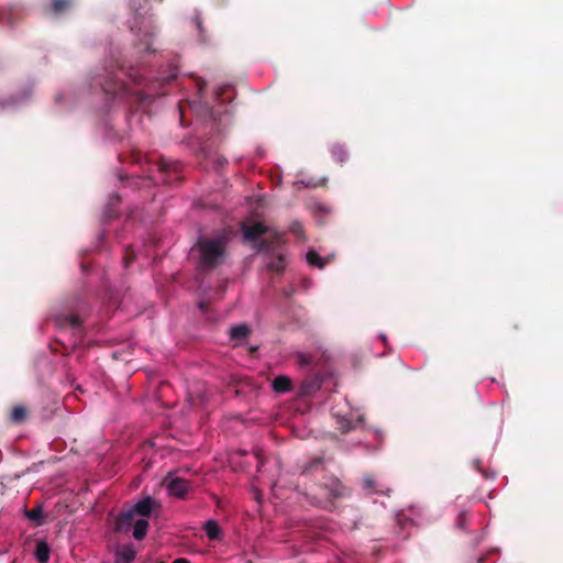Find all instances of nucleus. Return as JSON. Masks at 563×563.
Listing matches in <instances>:
<instances>
[{"label":"nucleus","instance_id":"21","mask_svg":"<svg viewBox=\"0 0 563 563\" xmlns=\"http://www.w3.org/2000/svg\"><path fill=\"white\" fill-rule=\"evenodd\" d=\"M307 262L318 268H324L327 261L322 258L316 251L310 250L306 255Z\"/></svg>","mask_w":563,"mask_h":563},{"label":"nucleus","instance_id":"2","mask_svg":"<svg viewBox=\"0 0 563 563\" xmlns=\"http://www.w3.org/2000/svg\"><path fill=\"white\" fill-rule=\"evenodd\" d=\"M104 71V78L99 82L103 92L106 95L120 98L126 96L129 93V89L118 74V71H121V66H118L117 70H114L113 67L106 68Z\"/></svg>","mask_w":563,"mask_h":563},{"label":"nucleus","instance_id":"35","mask_svg":"<svg viewBox=\"0 0 563 563\" xmlns=\"http://www.w3.org/2000/svg\"><path fill=\"white\" fill-rule=\"evenodd\" d=\"M474 466L476 470L481 471V462L478 460L474 461Z\"/></svg>","mask_w":563,"mask_h":563},{"label":"nucleus","instance_id":"27","mask_svg":"<svg viewBox=\"0 0 563 563\" xmlns=\"http://www.w3.org/2000/svg\"><path fill=\"white\" fill-rule=\"evenodd\" d=\"M338 429L342 432V433H347L350 432L351 430H353L355 428V426L352 423L351 420L346 419V418H342L338 421Z\"/></svg>","mask_w":563,"mask_h":563},{"label":"nucleus","instance_id":"19","mask_svg":"<svg viewBox=\"0 0 563 563\" xmlns=\"http://www.w3.org/2000/svg\"><path fill=\"white\" fill-rule=\"evenodd\" d=\"M205 531L210 540L220 539L221 529L216 520H208L205 523Z\"/></svg>","mask_w":563,"mask_h":563},{"label":"nucleus","instance_id":"18","mask_svg":"<svg viewBox=\"0 0 563 563\" xmlns=\"http://www.w3.org/2000/svg\"><path fill=\"white\" fill-rule=\"evenodd\" d=\"M73 5V0H52L51 12L60 15L67 12Z\"/></svg>","mask_w":563,"mask_h":563},{"label":"nucleus","instance_id":"30","mask_svg":"<svg viewBox=\"0 0 563 563\" xmlns=\"http://www.w3.org/2000/svg\"><path fill=\"white\" fill-rule=\"evenodd\" d=\"M136 97H137V100L140 101V103H144V102H146V101H147L152 96L140 91V92H136Z\"/></svg>","mask_w":563,"mask_h":563},{"label":"nucleus","instance_id":"25","mask_svg":"<svg viewBox=\"0 0 563 563\" xmlns=\"http://www.w3.org/2000/svg\"><path fill=\"white\" fill-rule=\"evenodd\" d=\"M320 388V383L317 379L306 380L302 383L301 393L311 396Z\"/></svg>","mask_w":563,"mask_h":563},{"label":"nucleus","instance_id":"13","mask_svg":"<svg viewBox=\"0 0 563 563\" xmlns=\"http://www.w3.org/2000/svg\"><path fill=\"white\" fill-rule=\"evenodd\" d=\"M51 549L45 540H40L36 543L34 556L38 563H47L49 560Z\"/></svg>","mask_w":563,"mask_h":563},{"label":"nucleus","instance_id":"14","mask_svg":"<svg viewBox=\"0 0 563 563\" xmlns=\"http://www.w3.org/2000/svg\"><path fill=\"white\" fill-rule=\"evenodd\" d=\"M148 520L147 518H139L136 519V521L134 522V526H133V537L135 540H143L146 534H147V530H148Z\"/></svg>","mask_w":563,"mask_h":563},{"label":"nucleus","instance_id":"11","mask_svg":"<svg viewBox=\"0 0 563 563\" xmlns=\"http://www.w3.org/2000/svg\"><path fill=\"white\" fill-rule=\"evenodd\" d=\"M324 460L322 456H318L312 459L311 461L303 462L298 465V470L301 475H310L313 472L321 470L323 466Z\"/></svg>","mask_w":563,"mask_h":563},{"label":"nucleus","instance_id":"23","mask_svg":"<svg viewBox=\"0 0 563 563\" xmlns=\"http://www.w3.org/2000/svg\"><path fill=\"white\" fill-rule=\"evenodd\" d=\"M250 330L245 324H239L231 328L230 334L232 340H242L245 339L249 334Z\"/></svg>","mask_w":563,"mask_h":563},{"label":"nucleus","instance_id":"4","mask_svg":"<svg viewBox=\"0 0 563 563\" xmlns=\"http://www.w3.org/2000/svg\"><path fill=\"white\" fill-rule=\"evenodd\" d=\"M135 517L148 518L155 509L161 508V504L153 497L146 496L130 507Z\"/></svg>","mask_w":563,"mask_h":563},{"label":"nucleus","instance_id":"16","mask_svg":"<svg viewBox=\"0 0 563 563\" xmlns=\"http://www.w3.org/2000/svg\"><path fill=\"white\" fill-rule=\"evenodd\" d=\"M291 387H292V384H291V379L288 377V376H277L274 380H273V389L276 391V393H287L289 390H291Z\"/></svg>","mask_w":563,"mask_h":563},{"label":"nucleus","instance_id":"1","mask_svg":"<svg viewBox=\"0 0 563 563\" xmlns=\"http://www.w3.org/2000/svg\"><path fill=\"white\" fill-rule=\"evenodd\" d=\"M228 238L224 234L209 239L203 238L197 242L200 255V265L203 269H213L224 262Z\"/></svg>","mask_w":563,"mask_h":563},{"label":"nucleus","instance_id":"3","mask_svg":"<svg viewBox=\"0 0 563 563\" xmlns=\"http://www.w3.org/2000/svg\"><path fill=\"white\" fill-rule=\"evenodd\" d=\"M130 30L137 34H143L144 42L140 44V49L152 52V40L155 35L154 29L150 21L145 19V16L139 12L137 9H134V18L133 21L129 24Z\"/></svg>","mask_w":563,"mask_h":563},{"label":"nucleus","instance_id":"10","mask_svg":"<svg viewBox=\"0 0 563 563\" xmlns=\"http://www.w3.org/2000/svg\"><path fill=\"white\" fill-rule=\"evenodd\" d=\"M56 323L60 328L69 327L74 330H79L81 327V319L76 313H65L59 314L56 318Z\"/></svg>","mask_w":563,"mask_h":563},{"label":"nucleus","instance_id":"8","mask_svg":"<svg viewBox=\"0 0 563 563\" xmlns=\"http://www.w3.org/2000/svg\"><path fill=\"white\" fill-rule=\"evenodd\" d=\"M22 18L21 8L19 5H9L0 9V22L13 25Z\"/></svg>","mask_w":563,"mask_h":563},{"label":"nucleus","instance_id":"33","mask_svg":"<svg viewBox=\"0 0 563 563\" xmlns=\"http://www.w3.org/2000/svg\"><path fill=\"white\" fill-rule=\"evenodd\" d=\"M291 231L296 234H299L302 232V228L299 223H295L294 227L291 228Z\"/></svg>","mask_w":563,"mask_h":563},{"label":"nucleus","instance_id":"34","mask_svg":"<svg viewBox=\"0 0 563 563\" xmlns=\"http://www.w3.org/2000/svg\"><path fill=\"white\" fill-rule=\"evenodd\" d=\"M173 563H190L187 559L179 558L173 561Z\"/></svg>","mask_w":563,"mask_h":563},{"label":"nucleus","instance_id":"20","mask_svg":"<svg viewBox=\"0 0 563 563\" xmlns=\"http://www.w3.org/2000/svg\"><path fill=\"white\" fill-rule=\"evenodd\" d=\"M135 558V551L132 548H126L117 552L115 563H131Z\"/></svg>","mask_w":563,"mask_h":563},{"label":"nucleus","instance_id":"26","mask_svg":"<svg viewBox=\"0 0 563 563\" xmlns=\"http://www.w3.org/2000/svg\"><path fill=\"white\" fill-rule=\"evenodd\" d=\"M363 488L368 490L369 493H379L380 492L377 487V483L372 477H365L363 479Z\"/></svg>","mask_w":563,"mask_h":563},{"label":"nucleus","instance_id":"22","mask_svg":"<svg viewBox=\"0 0 563 563\" xmlns=\"http://www.w3.org/2000/svg\"><path fill=\"white\" fill-rule=\"evenodd\" d=\"M26 517L35 522L37 526L43 525V509L41 506H36L25 511Z\"/></svg>","mask_w":563,"mask_h":563},{"label":"nucleus","instance_id":"5","mask_svg":"<svg viewBox=\"0 0 563 563\" xmlns=\"http://www.w3.org/2000/svg\"><path fill=\"white\" fill-rule=\"evenodd\" d=\"M136 521V517L131 508L125 511H122L118 515L114 522V532L117 533H126L131 530Z\"/></svg>","mask_w":563,"mask_h":563},{"label":"nucleus","instance_id":"15","mask_svg":"<svg viewBox=\"0 0 563 563\" xmlns=\"http://www.w3.org/2000/svg\"><path fill=\"white\" fill-rule=\"evenodd\" d=\"M27 409L22 405H16L11 409L10 421L14 424L23 423L27 418Z\"/></svg>","mask_w":563,"mask_h":563},{"label":"nucleus","instance_id":"28","mask_svg":"<svg viewBox=\"0 0 563 563\" xmlns=\"http://www.w3.org/2000/svg\"><path fill=\"white\" fill-rule=\"evenodd\" d=\"M297 362L300 366H309L311 364L312 360L310 356L299 353L297 355Z\"/></svg>","mask_w":563,"mask_h":563},{"label":"nucleus","instance_id":"32","mask_svg":"<svg viewBox=\"0 0 563 563\" xmlns=\"http://www.w3.org/2000/svg\"><path fill=\"white\" fill-rule=\"evenodd\" d=\"M123 261H124V265L128 266L130 263H132L134 261V255L133 254H129L126 252Z\"/></svg>","mask_w":563,"mask_h":563},{"label":"nucleus","instance_id":"31","mask_svg":"<svg viewBox=\"0 0 563 563\" xmlns=\"http://www.w3.org/2000/svg\"><path fill=\"white\" fill-rule=\"evenodd\" d=\"M120 201V196L118 194H113L110 196L109 206L118 203Z\"/></svg>","mask_w":563,"mask_h":563},{"label":"nucleus","instance_id":"6","mask_svg":"<svg viewBox=\"0 0 563 563\" xmlns=\"http://www.w3.org/2000/svg\"><path fill=\"white\" fill-rule=\"evenodd\" d=\"M165 483L169 495L178 498H184L190 489V483L179 477L166 478Z\"/></svg>","mask_w":563,"mask_h":563},{"label":"nucleus","instance_id":"12","mask_svg":"<svg viewBox=\"0 0 563 563\" xmlns=\"http://www.w3.org/2000/svg\"><path fill=\"white\" fill-rule=\"evenodd\" d=\"M283 234L276 232L272 239H264L258 243V251L273 253L275 249L280 244Z\"/></svg>","mask_w":563,"mask_h":563},{"label":"nucleus","instance_id":"7","mask_svg":"<svg viewBox=\"0 0 563 563\" xmlns=\"http://www.w3.org/2000/svg\"><path fill=\"white\" fill-rule=\"evenodd\" d=\"M322 488L327 490L331 503L349 495V489L338 478H330L322 484Z\"/></svg>","mask_w":563,"mask_h":563},{"label":"nucleus","instance_id":"9","mask_svg":"<svg viewBox=\"0 0 563 563\" xmlns=\"http://www.w3.org/2000/svg\"><path fill=\"white\" fill-rule=\"evenodd\" d=\"M268 232V228L262 222H255L250 225H243L244 238L249 241H255Z\"/></svg>","mask_w":563,"mask_h":563},{"label":"nucleus","instance_id":"17","mask_svg":"<svg viewBox=\"0 0 563 563\" xmlns=\"http://www.w3.org/2000/svg\"><path fill=\"white\" fill-rule=\"evenodd\" d=\"M266 267L268 271L275 273H283L285 269V258L283 254H277L276 256H272L266 263Z\"/></svg>","mask_w":563,"mask_h":563},{"label":"nucleus","instance_id":"24","mask_svg":"<svg viewBox=\"0 0 563 563\" xmlns=\"http://www.w3.org/2000/svg\"><path fill=\"white\" fill-rule=\"evenodd\" d=\"M333 158L339 163H344L347 159V152L343 145H334L331 150Z\"/></svg>","mask_w":563,"mask_h":563},{"label":"nucleus","instance_id":"29","mask_svg":"<svg viewBox=\"0 0 563 563\" xmlns=\"http://www.w3.org/2000/svg\"><path fill=\"white\" fill-rule=\"evenodd\" d=\"M172 166H170V163L165 161V159H162L159 163H158V170L161 173H167L168 170H170Z\"/></svg>","mask_w":563,"mask_h":563}]
</instances>
